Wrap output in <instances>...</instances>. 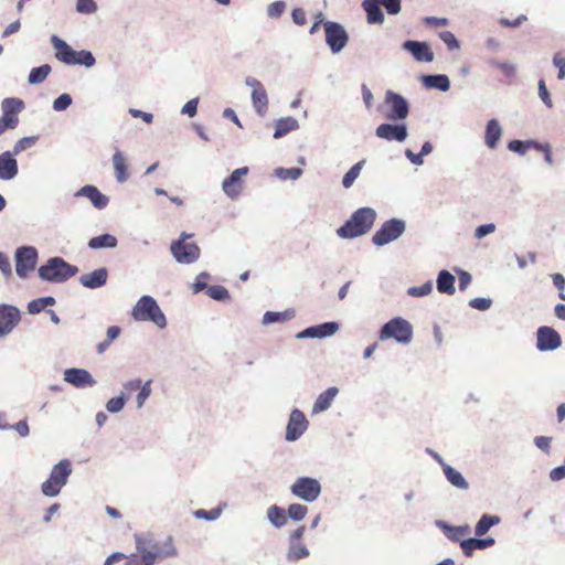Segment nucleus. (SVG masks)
<instances>
[{
	"label": "nucleus",
	"instance_id": "obj_59",
	"mask_svg": "<svg viewBox=\"0 0 565 565\" xmlns=\"http://www.w3.org/2000/svg\"><path fill=\"white\" fill-rule=\"evenodd\" d=\"M552 279H553V284L554 286L558 289V297L563 300H565V294H564V289H565V278L562 274H554L552 275Z\"/></svg>",
	"mask_w": 565,
	"mask_h": 565
},
{
	"label": "nucleus",
	"instance_id": "obj_53",
	"mask_svg": "<svg viewBox=\"0 0 565 565\" xmlns=\"http://www.w3.org/2000/svg\"><path fill=\"white\" fill-rule=\"evenodd\" d=\"M71 104V96L68 94H62L54 100L53 108L57 111H62L65 110Z\"/></svg>",
	"mask_w": 565,
	"mask_h": 565
},
{
	"label": "nucleus",
	"instance_id": "obj_40",
	"mask_svg": "<svg viewBox=\"0 0 565 565\" xmlns=\"http://www.w3.org/2000/svg\"><path fill=\"white\" fill-rule=\"evenodd\" d=\"M365 163V160H361L356 162L343 177L342 184L345 189H349L352 186L356 178L359 177L363 166Z\"/></svg>",
	"mask_w": 565,
	"mask_h": 565
},
{
	"label": "nucleus",
	"instance_id": "obj_42",
	"mask_svg": "<svg viewBox=\"0 0 565 565\" xmlns=\"http://www.w3.org/2000/svg\"><path fill=\"white\" fill-rule=\"evenodd\" d=\"M308 512V508L300 503H292L288 507L286 514L294 521H301Z\"/></svg>",
	"mask_w": 565,
	"mask_h": 565
},
{
	"label": "nucleus",
	"instance_id": "obj_55",
	"mask_svg": "<svg viewBox=\"0 0 565 565\" xmlns=\"http://www.w3.org/2000/svg\"><path fill=\"white\" fill-rule=\"evenodd\" d=\"M198 519L216 520L221 515V509H212L210 511L200 509L194 512Z\"/></svg>",
	"mask_w": 565,
	"mask_h": 565
},
{
	"label": "nucleus",
	"instance_id": "obj_63",
	"mask_svg": "<svg viewBox=\"0 0 565 565\" xmlns=\"http://www.w3.org/2000/svg\"><path fill=\"white\" fill-rule=\"evenodd\" d=\"M492 301L489 298H475L470 300L469 306L478 310H487L491 307Z\"/></svg>",
	"mask_w": 565,
	"mask_h": 565
},
{
	"label": "nucleus",
	"instance_id": "obj_32",
	"mask_svg": "<svg viewBox=\"0 0 565 565\" xmlns=\"http://www.w3.org/2000/svg\"><path fill=\"white\" fill-rule=\"evenodd\" d=\"M297 127L298 122L296 119L291 117L281 118L276 121L274 138H281L289 134L290 131L295 130Z\"/></svg>",
	"mask_w": 565,
	"mask_h": 565
},
{
	"label": "nucleus",
	"instance_id": "obj_41",
	"mask_svg": "<svg viewBox=\"0 0 565 565\" xmlns=\"http://www.w3.org/2000/svg\"><path fill=\"white\" fill-rule=\"evenodd\" d=\"M24 108V104L19 98H4L1 103L2 113L19 114Z\"/></svg>",
	"mask_w": 565,
	"mask_h": 565
},
{
	"label": "nucleus",
	"instance_id": "obj_52",
	"mask_svg": "<svg viewBox=\"0 0 565 565\" xmlns=\"http://www.w3.org/2000/svg\"><path fill=\"white\" fill-rule=\"evenodd\" d=\"M76 10L81 13H93L97 10V4L94 0H77Z\"/></svg>",
	"mask_w": 565,
	"mask_h": 565
},
{
	"label": "nucleus",
	"instance_id": "obj_37",
	"mask_svg": "<svg viewBox=\"0 0 565 565\" xmlns=\"http://www.w3.org/2000/svg\"><path fill=\"white\" fill-rule=\"evenodd\" d=\"M500 522V518L495 515H482L481 519L478 521L475 532L476 535L482 536L484 535L491 526L498 524Z\"/></svg>",
	"mask_w": 565,
	"mask_h": 565
},
{
	"label": "nucleus",
	"instance_id": "obj_26",
	"mask_svg": "<svg viewBox=\"0 0 565 565\" xmlns=\"http://www.w3.org/2000/svg\"><path fill=\"white\" fill-rule=\"evenodd\" d=\"M362 7L366 12V20L370 24H381L384 21L383 12L379 0H364Z\"/></svg>",
	"mask_w": 565,
	"mask_h": 565
},
{
	"label": "nucleus",
	"instance_id": "obj_48",
	"mask_svg": "<svg viewBox=\"0 0 565 565\" xmlns=\"http://www.w3.org/2000/svg\"><path fill=\"white\" fill-rule=\"evenodd\" d=\"M431 290H433V285L430 281H427V282L423 284L422 286L411 287L407 290V294L412 297H424V296L430 294Z\"/></svg>",
	"mask_w": 565,
	"mask_h": 565
},
{
	"label": "nucleus",
	"instance_id": "obj_61",
	"mask_svg": "<svg viewBox=\"0 0 565 565\" xmlns=\"http://www.w3.org/2000/svg\"><path fill=\"white\" fill-rule=\"evenodd\" d=\"M539 95H540L541 99L543 100V103L548 108H551L553 106V103H552L550 93H548V90L546 88L544 79H540V82H539Z\"/></svg>",
	"mask_w": 565,
	"mask_h": 565
},
{
	"label": "nucleus",
	"instance_id": "obj_47",
	"mask_svg": "<svg viewBox=\"0 0 565 565\" xmlns=\"http://www.w3.org/2000/svg\"><path fill=\"white\" fill-rule=\"evenodd\" d=\"M36 140H38L36 137H24V138L20 139L14 145L12 153L18 154V153L33 147L35 145Z\"/></svg>",
	"mask_w": 565,
	"mask_h": 565
},
{
	"label": "nucleus",
	"instance_id": "obj_9",
	"mask_svg": "<svg viewBox=\"0 0 565 565\" xmlns=\"http://www.w3.org/2000/svg\"><path fill=\"white\" fill-rule=\"evenodd\" d=\"M38 260V252L34 247L24 246L17 249L15 253V271L21 278H25L28 274L34 270Z\"/></svg>",
	"mask_w": 565,
	"mask_h": 565
},
{
	"label": "nucleus",
	"instance_id": "obj_30",
	"mask_svg": "<svg viewBox=\"0 0 565 565\" xmlns=\"http://www.w3.org/2000/svg\"><path fill=\"white\" fill-rule=\"evenodd\" d=\"M337 394V387H329L326 392L321 393L313 404L312 412L317 414L328 409Z\"/></svg>",
	"mask_w": 565,
	"mask_h": 565
},
{
	"label": "nucleus",
	"instance_id": "obj_7",
	"mask_svg": "<svg viewBox=\"0 0 565 565\" xmlns=\"http://www.w3.org/2000/svg\"><path fill=\"white\" fill-rule=\"evenodd\" d=\"M405 231V223L402 220L392 218L384 222L373 235L372 242L376 246L386 245L398 238Z\"/></svg>",
	"mask_w": 565,
	"mask_h": 565
},
{
	"label": "nucleus",
	"instance_id": "obj_2",
	"mask_svg": "<svg viewBox=\"0 0 565 565\" xmlns=\"http://www.w3.org/2000/svg\"><path fill=\"white\" fill-rule=\"evenodd\" d=\"M376 213L371 207L356 210L351 217L337 230L341 238H354L366 234L373 226Z\"/></svg>",
	"mask_w": 565,
	"mask_h": 565
},
{
	"label": "nucleus",
	"instance_id": "obj_25",
	"mask_svg": "<svg viewBox=\"0 0 565 565\" xmlns=\"http://www.w3.org/2000/svg\"><path fill=\"white\" fill-rule=\"evenodd\" d=\"M76 195L87 198L96 209H104L108 204V198L104 195L96 186L85 185Z\"/></svg>",
	"mask_w": 565,
	"mask_h": 565
},
{
	"label": "nucleus",
	"instance_id": "obj_11",
	"mask_svg": "<svg viewBox=\"0 0 565 565\" xmlns=\"http://www.w3.org/2000/svg\"><path fill=\"white\" fill-rule=\"evenodd\" d=\"M326 42L333 53L340 52L348 43L349 36L342 25L328 21L324 23Z\"/></svg>",
	"mask_w": 565,
	"mask_h": 565
},
{
	"label": "nucleus",
	"instance_id": "obj_64",
	"mask_svg": "<svg viewBox=\"0 0 565 565\" xmlns=\"http://www.w3.org/2000/svg\"><path fill=\"white\" fill-rule=\"evenodd\" d=\"M551 441L552 438L546 436H537L534 438L535 446L545 452H550Z\"/></svg>",
	"mask_w": 565,
	"mask_h": 565
},
{
	"label": "nucleus",
	"instance_id": "obj_5",
	"mask_svg": "<svg viewBox=\"0 0 565 565\" xmlns=\"http://www.w3.org/2000/svg\"><path fill=\"white\" fill-rule=\"evenodd\" d=\"M136 321H151L159 328L167 326V320L157 301L150 296H142L132 309Z\"/></svg>",
	"mask_w": 565,
	"mask_h": 565
},
{
	"label": "nucleus",
	"instance_id": "obj_36",
	"mask_svg": "<svg viewBox=\"0 0 565 565\" xmlns=\"http://www.w3.org/2000/svg\"><path fill=\"white\" fill-rule=\"evenodd\" d=\"M267 518L276 527H281L287 522L286 511L277 505H271L268 508Z\"/></svg>",
	"mask_w": 565,
	"mask_h": 565
},
{
	"label": "nucleus",
	"instance_id": "obj_24",
	"mask_svg": "<svg viewBox=\"0 0 565 565\" xmlns=\"http://www.w3.org/2000/svg\"><path fill=\"white\" fill-rule=\"evenodd\" d=\"M113 166L115 170L116 180L119 183H124L125 181H127L129 178L127 158L117 147H115V152L113 156Z\"/></svg>",
	"mask_w": 565,
	"mask_h": 565
},
{
	"label": "nucleus",
	"instance_id": "obj_43",
	"mask_svg": "<svg viewBox=\"0 0 565 565\" xmlns=\"http://www.w3.org/2000/svg\"><path fill=\"white\" fill-rule=\"evenodd\" d=\"M62 488L63 487L58 482L54 481L51 476L45 482L42 483V492L46 497L57 495Z\"/></svg>",
	"mask_w": 565,
	"mask_h": 565
},
{
	"label": "nucleus",
	"instance_id": "obj_12",
	"mask_svg": "<svg viewBox=\"0 0 565 565\" xmlns=\"http://www.w3.org/2000/svg\"><path fill=\"white\" fill-rule=\"evenodd\" d=\"M385 103L388 106L386 118L390 120H403L408 116V104L403 96L392 90H387Z\"/></svg>",
	"mask_w": 565,
	"mask_h": 565
},
{
	"label": "nucleus",
	"instance_id": "obj_21",
	"mask_svg": "<svg viewBox=\"0 0 565 565\" xmlns=\"http://www.w3.org/2000/svg\"><path fill=\"white\" fill-rule=\"evenodd\" d=\"M339 329L337 322H326L319 326L305 329L298 338H326L334 334Z\"/></svg>",
	"mask_w": 565,
	"mask_h": 565
},
{
	"label": "nucleus",
	"instance_id": "obj_29",
	"mask_svg": "<svg viewBox=\"0 0 565 565\" xmlns=\"http://www.w3.org/2000/svg\"><path fill=\"white\" fill-rule=\"evenodd\" d=\"M71 472V462L67 459H64L53 467L50 476L54 481L58 482L63 487Z\"/></svg>",
	"mask_w": 565,
	"mask_h": 565
},
{
	"label": "nucleus",
	"instance_id": "obj_28",
	"mask_svg": "<svg viewBox=\"0 0 565 565\" xmlns=\"http://www.w3.org/2000/svg\"><path fill=\"white\" fill-rule=\"evenodd\" d=\"M502 136V129L497 119H490L486 127L484 142L490 149H494Z\"/></svg>",
	"mask_w": 565,
	"mask_h": 565
},
{
	"label": "nucleus",
	"instance_id": "obj_62",
	"mask_svg": "<svg viewBox=\"0 0 565 565\" xmlns=\"http://www.w3.org/2000/svg\"><path fill=\"white\" fill-rule=\"evenodd\" d=\"M139 390L140 392L137 396V406L141 407L151 393L150 381L145 383Z\"/></svg>",
	"mask_w": 565,
	"mask_h": 565
},
{
	"label": "nucleus",
	"instance_id": "obj_58",
	"mask_svg": "<svg viewBox=\"0 0 565 565\" xmlns=\"http://www.w3.org/2000/svg\"><path fill=\"white\" fill-rule=\"evenodd\" d=\"M125 405V399L122 396H118V397H113L110 398L107 404H106V407H107V411L110 412V413H117L119 411L122 409Z\"/></svg>",
	"mask_w": 565,
	"mask_h": 565
},
{
	"label": "nucleus",
	"instance_id": "obj_16",
	"mask_svg": "<svg viewBox=\"0 0 565 565\" xmlns=\"http://www.w3.org/2000/svg\"><path fill=\"white\" fill-rule=\"evenodd\" d=\"M246 85L252 87V100L255 110L260 116L265 115L268 109V97L265 87L259 81L250 77L246 79Z\"/></svg>",
	"mask_w": 565,
	"mask_h": 565
},
{
	"label": "nucleus",
	"instance_id": "obj_56",
	"mask_svg": "<svg viewBox=\"0 0 565 565\" xmlns=\"http://www.w3.org/2000/svg\"><path fill=\"white\" fill-rule=\"evenodd\" d=\"M553 64L558 68V79L565 78V56L563 53L557 52L553 57Z\"/></svg>",
	"mask_w": 565,
	"mask_h": 565
},
{
	"label": "nucleus",
	"instance_id": "obj_15",
	"mask_svg": "<svg viewBox=\"0 0 565 565\" xmlns=\"http://www.w3.org/2000/svg\"><path fill=\"white\" fill-rule=\"evenodd\" d=\"M307 427L308 420L305 414L299 409H294L287 424L286 439L289 441L297 440L305 433Z\"/></svg>",
	"mask_w": 565,
	"mask_h": 565
},
{
	"label": "nucleus",
	"instance_id": "obj_54",
	"mask_svg": "<svg viewBox=\"0 0 565 565\" xmlns=\"http://www.w3.org/2000/svg\"><path fill=\"white\" fill-rule=\"evenodd\" d=\"M277 174L279 178L287 180H296L300 177L301 170L299 168H290V169H278Z\"/></svg>",
	"mask_w": 565,
	"mask_h": 565
},
{
	"label": "nucleus",
	"instance_id": "obj_44",
	"mask_svg": "<svg viewBox=\"0 0 565 565\" xmlns=\"http://www.w3.org/2000/svg\"><path fill=\"white\" fill-rule=\"evenodd\" d=\"M127 562L125 565H153L151 562V558L148 557L146 553H134L129 556H127Z\"/></svg>",
	"mask_w": 565,
	"mask_h": 565
},
{
	"label": "nucleus",
	"instance_id": "obj_49",
	"mask_svg": "<svg viewBox=\"0 0 565 565\" xmlns=\"http://www.w3.org/2000/svg\"><path fill=\"white\" fill-rule=\"evenodd\" d=\"M536 143L534 142H531V141H527V142H523L521 140H512L508 143V148L509 150L513 151V152H518L520 154H524L526 152V150L531 147V146H535Z\"/></svg>",
	"mask_w": 565,
	"mask_h": 565
},
{
	"label": "nucleus",
	"instance_id": "obj_19",
	"mask_svg": "<svg viewBox=\"0 0 565 565\" xmlns=\"http://www.w3.org/2000/svg\"><path fill=\"white\" fill-rule=\"evenodd\" d=\"M403 49L408 51L418 62H431L434 60V53L425 42L408 40L404 42Z\"/></svg>",
	"mask_w": 565,
	"mask_h": 565
},
{
	"label": "nucleus",
	"instance_id": "obj_20",
	"mask_svg": "<svg viewBox=\"0 0 565 565\" xmlns=\"http://www.w3.org/2000/svg\"><path fill=\"white\" fill-rule=\"evenodd\" d=\"M64 380L76 387L92 386L95 380L89 372L84 369H67L64 373Z\"/></svg>",
	"mask_w": 565,
	"mask_h": 565
},
{
	"label": "nucleus",
	"instance_id": "obj_18",
	"mask_svg": "<svg viewBox=\"0 0 565 565\" xmlns=\"http://www.w3.org/2000/svg\"><path fill=\"white\" fill-rule=\"evenodd\" d=\"M375 135L387 141L396 140L402 142L407 137V129L405 125L381 124L376 128Z\"/></svg>",
	"mask_w": 565,
	"mask_h": 565
},
{
	"label": "nucleus",
	"instance_id": "obj_3",
	"mask_svg": "<svg viewBox=\"0 0 565 565\" xmlns=\"http://www.w3.org/2000/svg\"><path fill=\"white\" fill-rule=\"evenodd\" d=\"M52 45L55 50V57L67 65H85L90 67L95 64V57L89 51H74L64 40L57 35L51 38Z\"/></svg>",
	"mask_w": 565,
	"mask_h": 565
},
{
	"label": "nucleus",
	"instance_id": "obj_35",
	"mask_svg": "<svg viewBox=\"0 0 565 565\" xmlns=\"http://www.w3.org/2000/svg\"><path fill=\"white\" fill-rule=\"evenodd\" d=\"M88 246L93 249L104 248V247H116L117 238L110 234H103L99 236H95L89 239Z\"/></svg>",
	"mask_w": 565,
	"mask_h": 565
},
{
	"label": "nucleus",
	"instance_id": "obj_38",
	"mask_svg": "<svg viewBox=\"0 0 565 565\" xmlns=\"http://www.w3.org/2000/svg\"><path fill=\"white\" fill-rule=\"evenodd\" d=\"M51 72V66L49 64H44L39 67H34L31 70L29 74V83L30 84H40L49 76Z\"/></svg>",
	"mask_w": 565,
	"mask_h": 565
},
{
	"label": "nucleus",
	"instance_id": "obj_45",
	"mask_svg": "<svg viewBox=\"0 0 565 565\" xmlns=\"http://www.w3.org/2000/svg\"><path fill=\"white\" fill-rule=\"evenodd\" d=\"M55 302L54 298L52 297H45L40 298L36 300H33L29 303L28 308L31 313H39L42 311L46 306L53 305Z\"/></svg>",
	"mask_w": 565,
	"mask_h": 565
},
{
	"label": "nucleus",
	"instance_id": "obj_39",
	"mask_svg": "<svg viewBox=\"0 0 565 565\" xmlns=\"http://www.w3.org/2000/svg\"><path fill=\"white\" fill-rule=\"evenodd\" d=\"M309 555L308 548L299 542H290L287 557L289 561H298Z\"/></svg>",
	"mask_w": 565,
	"mask_h": 565
},
{
	"label": "nucleus",
	"instance_id": "obj_31",
	"mask_svg": "<svg viewBox=\"0 0 565 565\" xmlns=\"http://www.w3.org/2000/svg\"><path fill=\"white\" fill-rule=\"evenodd\" d=\"M437 289L441 294H455V276L448 270H441L437 278Z\"/></svg>",
	"mask_w": 565,
	"mask_h": 565
},
{
	"label": "nucleus",
	"instance_id": "obj_6",
	"mask_svg": "<svg viewBox=\"0 0 565 565\" xmlns=\"http://www.w3.org/2000/svg\"><path fill=\"white\" fill-rule=\"evenodd\" d=\"M379 339L381 341L393 339L398 343L407 344L413 339V326L404 318H393L381 328Z\"/></svg>",
	"mask_w": 565,
	"mask_h": 565
},
{
	"label": "nucleus",
	"instance_id": "obj_51",
	"mask_svg": "<svg viewBox=\"0 0 565 565\" xmlns=\"http://www.w3.org/2000/svg\"><path fill=\"white\" fill-rule=\"evenodd\" d=\"M492 66L500 70L507 77H512L515 74V66L510 62H491Z\"/></svg>",
	"mask_w": 565,
	"mask_h": 565
},
{
	"label": "nucleus",
	"instance_id": "obj_33",
	"mask_svg": "<svg viewBox=\"0 0 565 565\" xmlns=\"http://www.w3.org/2000/svg\"><path fill=\"white\" fill-rule=\"evenodd\" d=\"M423 82L427 87L437 88L446 92L450 87L449 78L446 75H426L423 77Z\"/></svg>",
	"mask_w": 565,
	"mask_h": 565
},
{
	"label": "nucleus",
	"instance_id": "obj_8",
	"mask_svg": "<svg viewBox=\"0 0 565 565\" xmlns=\"http://www.w3.org/2000/svg\"><path fill=\"white\" fill-rule=\"evenodd\" d=\"M290 490L294 495L307 502H313L321 493V486L317 479L300 477L294 482Z\"/></svg>",
	"mask_w": 565,
	"mask_h": 565
},
{
	"label": "nucleus",
	"instance_id": "obj_4",
	"mask_svg": "<svg viewBox=\"0 0 565 565\" xmlns=\"http://www.w3.org/2000/svg\"><path fill=\"white\" fill-rule=\"evenodd\" d=\"M78 271L76 266L66 263L61 257H53L47 263L39 268V276L43 280L52 282H63L68 278L75 276Z\"/></svg>",
	"mask_w": 565,
	"mask_h": 565
},
{
	"label": "nucleus",
	"instance_id": "obj_34",
	"mask_svg": "<svg viewBox=\"0 0 565 565\" xmlns=\"http://www.w3.org/2000/svg\"><path fill=\"white\" fill-rule=\"evenodd\" d=\"M444 473L447 480L459 489H468V482L462 475L448 465H444Z\"/></svg>",
	"mask_w": 565,
	"mask_h": 565
},
{
	"label": "nucleus",
	"instance_id": "obj_10",
	"mask_svg": "<svg viewBox=\"0 0 565 565\" xmlns=\"http://www.w3.org/2000/svg\"><path fill=\"white\" fill-rule=\"evenodd\" d=\"M188 235L183 234L182 239L173 242L171 253L182 264L194 263L200 256V248L195 243H184Z\"/></svg>",
	"mask_w": 565,
	"mask_h": 565
},
{
	"label": "nucleus",
	"instance_id": "obj_14",
	"mask_svg": "<svg viewBox=\"0 0 565 565\" xmlns=\"http://www.w3.org/2000/svg\"><path fill=\"white\" fill-rule=\"evenodd\" d=\"M247 167L238 168L223 181L222 189L227 196L236 199L241 194L243 190V178L247 175Z\"/></svg>",
	"mask_w": 565,
	"mask_h": 565
},
{
	"label": "nucleus",
	"instance_id": "obj_57",
	"mask_svg": "<svg viewBox=\"0 0 565 565\" xmlns=\"http://www.w3.org/2000/svg\"><path fill=\"white\" fill-rule=\"evenodd\" d=\"M286 9V4L282 1H276L268 6L267 13L270 18L280 17Z\"/></svg>",
	"mask_w": 565,
	"mask_h": 565
},
{
	"label": "nucleus",
	"instance_id": "obj_22",
	"mask_svg": "<svg viewBox=\"0 0 565 565\" xmlns=\"http://www.w3.org/2000/svg\"><path fill=\"white\" fill-rule=\"evenodd\" d=\"M18 174V162L13 153L6 151L0 154V179L11 180Z\"/></svg>",
	"mask_w": 565,
	"mask_h": 565
},
{
	"label": "nucleus",
	"instance_id": "obj_27",
	"mask_svg": "<svg viewBox=\"0 0 565 565\" xmlns=\"http://www.w3.org/2000/svg\"><path fill=\"white\" fill-rule=\"evenodd\" d=\"M494 544V540L492 537L487 539H466L460 543V547L462 548L466 556L470 557L475 550H483Z\"/></svg>",
	"mask_w": 565,
	"mask_h": 565
},
{
	"label": "nucleus",
	"instance_id": "obj_46",
	"mask_svg": "<svg viewBox=\"0 0 565 565\" xmlns=\"http://www.w3.org/2000/svg\"><path fill=\"white\" fill-rule=\"evenodd\" d=\"M469 534L468 526H454L449 527L447 532V536L455 542H460L466 540L465 537Z\"/></svg>",
	"mask_w": 565,
	"mask_h": 565
},
{
	"label": "nucleus",
	"instance_id": "obj_13",
	"mask_svg": "<svg viewBox=\"0 0 565 565\" xmlns=\"http://www.w3.org/2000/svg\"><path fill=\"white\" fill-rule=\"evenodd\" d=\"M562 344L561 335L551 327H540L536 333V348L540 351H553Z\"/></svg>",
	"mask_w": 565,
	"mask_h": 565
},
{
	"label": "nucleus",
	"instance_id": "obj_50",
	"mask_svg": "<svg viewBox=\"0 0 565 565\" xmlns=\"http://www.w3.org/2000/svg\"><path fill=\"white\" fill-rule=\"evenodd\" d=\"M440 40L448 46L449 50L459 49V42L455 34L450 31H444L439 33Z\"/></svg>",
	"mask_w": 565,
	"mask_h": 565
},
{
	"label": "nucleus",
	"instance_id": "obj_23",
	"mask_svg": "<svg viewBox=\"0 0 565 565\" xmlns=\"http://www.w3.org/2000/svg\"><path fill=\"white\" fill-rule=\"evenodd\" d=\"M107 269L98 268L89 274L82 275L79 281L84 287L95 289L104 286L107 282Z\"/></svg>",
	"mask_w": 565,
	"mask_h": 565
},
{
	"label": "nucleus",
	"instance_id": "obj_60",
	"mask_svg": "<svg viewBox=\"0 0 565 565\" xmlns=\"http://www.w3.org/2000/svg\"><path fill=\"white\" fill-rule=\"evenodd\" d=\"M390 14H397L401 11V0H379Z\"/></svg>",
	"mask_w": 565,
	"mask_h": 565
},
{
	"label": "nucleus",
	"instance_id": "obj_17",
	"mask_svg": "<svg viewBox=\"0 0 565 565\" xmlns=\"http://www.w3.org/2000/svg\"><path fill=\"white\" fill-rule=\"evenodd\" d=\"M20 311L9 305H0V337L12 331L20 321Z\"/></svg>",
	"mask_w": 565,
	"mask_h": 565
},
{
	"label": "nucleus",
	"instance_id": "obj_1",
	"mask_svg": "<svg viewBox=\"0 0 565 565\" xmlns=\"http://www.w3.org/2000/svg\"><path fill=\"white\" fill-rule=\"evenodd\" d=\"M135 543L136 550L146 553L153 564L178 554L172 535L154 537L152 534H135Z\"/></svg>",
	"mask_w": 565,
	"mask_h": 565
}]
</instances>
